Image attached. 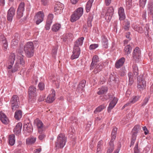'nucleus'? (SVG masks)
<instances>
[{
    "label": "nucleus",
    "mask_w": 153,
    "mask_h": 153,
    "mask_svg": "<svg viewBox=\"0 0 153 153\" xmlns=\"http://www.w3.org/2000/svg\"><path fill=\"white\" fill-rule=\"evenodd\" d=\"M84 39L83 37H81L78 38L75 42L73 54L71 56V59H74L79 57L80 53V50L79 46L82 45Z\"/></svg>",
    "instance_id": "obj_1"
},
{
    "label": "nucleus",
    "mask_w": 153,
    "mask_h": 153,
    "mask_svg": "<svg viewBox=\"0 0 153 153\" xmlns=\"http://www.w3.org/2000/svg\"><path fill=\"white\" fill-rule=\"evenodd\" d=\"M66 141V137L63 134H59L58 136L56 143V146L57 148H62L65 145Z\"/></svg>",
    "instance_id": "obj_2"
},
{
    "label": "nucleus",
    "mask_w": 153,
    "mask_h": 153,
    "mask_svg": "<svg viewBox=\"0 0 153 153\" xmlns=\"http://www.w3.org/2000/svg\"><path fill=\"white\" fill-rule=\"evenodd\" d=\"M83 9L82 7L78 8L71 15V21L74 22L79 19L83 14Z\"/></svg>",
    "instance_id": "obj_3"
},
{
    "label": "nucleus",
    "mask_w": 153,
    "mask_h": 153,
    "mask_svg": "<svg viewBox=\"0 0 153 153\" xmlns=\"http://www.w3.org/2000/svg\"><path fill=\"white\" fill-rule=\"evenodd\" d=\"M19 102V97L18 96L16 95H13L10 102L13 110L18 108Z\"/></svg>",
    "instance_id": "obj_4"
},
{
    "label": "nucleus",
    "mask_w": 153,
    "mask_h": 153,
    "mask_svg": "<svg viewBox=\"0 0 153 153\" xmlns=\"http://www.w3.org/2000/svg\"><path fill=\"white\" fill-rule=\"evenodd\" d=\"M34 123L36 125L38 130V133H41L42 131H43L45 130V127L44 126L42 122L39 119H36L34 121Z\"/></svg>",
    "instance_id": "obj_5"
},
{
    "label": "nucleus",
    "mask_w": 153,
    "mask_h": 153,
    "mask_svg": "<svg viewBox=\"0 0 153 153\" xmlns=\"http://www.w3.org/2000/svg\"><path fill=\"white\" fill-rule=\"evenodd\" d=\"M64 7L63 4L60 2H57L56 4L54 7L55 14H58L62 13Z\"/></svg>",
    "instance_id": "obj_6"
},
{
    "label": "nucleus",
    "mask_w": 153,
    "mask_h": 153,
    "mask_svg": "<svg viewBox=\"0 0 153 153\" xmlns=\"http://www.w3.org/2000/svg\"><path fill=\"white\" fill-rule=\"evenodd\" d=\"M24 3L21 2L19 6L16 15V18L18 19H19L23 16V11L24 10Z\"/></svg>",
    "instance_id": "obj_7"
},
{
    "label": "nucleus",
    "mask_w": 153,
    "mask_h": 153,
    "mask_svg": "<svg viewBox=\"0 0 153 153\" xmlns=\"http://www.w3.org/2000/svg\"><path fill=\"white\" fill-rule=\"evenodd\" d=\"M15 10L13 8H11L8 10L7 14V20L9 22H11L15 15Z\"/></svg>",
    "instance_id": "obj_8"
},
{
    "label": "nucleus",
    "mask_w": 153,
    "mask_h": 153,
    "mask_svg": "<svg viewBox=\"0 0 153 153\" xmlns=\"http://www.w3.org/2000/svg\"><path fill=\"white\" fill-rule=\"evenodd\" d=\"M52 93L50 94L47 97L46 102L48 103H51L53 102L55 99V92L52 90Z\"/></svg>",
    "instance_id": "obj_9"
},
{
    "label": "nucleus",
    "mask_w": 153,
    "mask_h": 153,
    "mask_svg": "<svg viewBox=\"0 0 153 153\" xmlns=\"http://www.w3.org/2000/svg\"><path fill=\"white\" fill-rule=\"evenodd\" d=\"M125 61L124 57H122L116 61L115 63V67L117 69L119 68L123 65Z\"/></svg>",
    "instance_id": "obj_10"
},
{
    "label": "nucleus",
    "mask_w": 153,
    "mask_h": 153,
    "mask_svg": "<svg viewBox=\"0 0 153 153\" xmlns=\"http://www.w3.org/2000/svg\"><path fill=\"white\" fill-rule=\"evenodd\" d=\"M140 96H134L130 99L129 101L124 106V107H126L128 105H130L131 104H133L135 103L136 102L138 101L139 98H140Z\"/></svg>",
    "instance_id": "obj_11"
},
{
    "label": "nucleus",
    "mask_w": 153,
    "mask_h": 153,
    "mask_svg": "<svg viewBox=\"0 0 153 153\" xmlns=\"http://www.w3.org/2000/svg\"><path fill=\"white\" fill-rule=\"evenodd\" d=\"M118 13L120 21L123 20L126 18L124 9L122 7H120L118 11Z\"/></svg>",
    "instance_id": "obj_12"
},
{
    "label": "nucleus",
    "mask_w": 153,
    "mask_h": 153,
    "mask_svg": "<svg viewBox=\"0 0 153 153\" xmlns=\"http://www.w3.org/2000/svg\"><path fill=\"white\" fill-rule=\"evenodd\" d=\"M140 128V126L139 125H136L132 130V138L134 140H136L137 136V134Z\"/></svg>",
    "instance_id": "obj_13"
},
{
    "label": "nucleus",
    "mask_w": 153,
    "mask_h": 153,
    "mask_svg": "<svg viewBox=\"0 0 153 153\" xmlns=\"http://www.w3.org/2000/svg\"><path fill=\"white\" fill-rule=\"evenodd\" d=\"M0 119L2 123L4 124L8 123L9 120L7 117L2 111L0 112Z\"/></svg>",
    "instance_id": "obj_14"
},
{
    "label": "nucleus",
    "mask_w": 153,
    "mask_h": 153,
    "mask_svg": "<svg viewBox=\"0 0 153 153\" xmlns=\"http://www.w3.org/2000/svg\"><path fill=\"white\" fill-rule=\"evenodd\" d=\"M22 126V123L20 122L18 123L13 129L14 133L16 134H19L20 133Z\"/></svg>",
    "instance_id": "obj_15"
},
{
    "label": "nucleus",
    "mask_w": 153,
    "mask_h": 153,
    "mask_svg": "<svg viewBox=\"0 0 153 153\" xmlns=\"http://www.w3.org/2000/svg\"><path fill=\"white\" fill-rule=\"evenodd\" d=\"M103 64L102 63H100L96 65H94V68H95L94 69V74H97L102 69Z\"/></svg>",
    "instance_id": "obj_16"
},
{
    "label": "nucleus",
    "mask_w": 153,
    "mask_h": 153,
    "mask_svg": "<svg viewBox=\"0 0 153 153\" xmlns=\"http://www.w3.org/2000/svg\"><path fill=\"white\" fill-rule=\"evenodd\" d=\"M99 61V58L97 56L95 55L93 57L92 61L90 65V70H92L94 69V65H96L97 63Z\"/></svg>",
    "instance_id": "obj_17"
},
{
    "label": "nucleus",
    "mask_w": 153,
    "mask_h": 153,
    "mask_svg": "<svg viewBox=\"0 0 153 153\" xmlns=\"http://www.w3.org/2000/svg\"><path fill=\"white\" fill-rule=\"evenodd\" d=\"M118 101V99L114 97L113 100L110 103L108 107V111L110 112L111 110L114 107Z\"/></svg>",
    "instance_id": "obj_18"
},
{
    "label": "nucleus",
    "mask_w": 153,
    "mask_h": 153,
    "mask_svg": "<svg viewBox=\"0 0 153 153\" xmlns=\"http://www.w3.org/2000/svg\"><path fill=\"white\" fill-rule=\"evenodd\" d=\"M22 116V112L20 110H17L15 112L14 118L16 120H19L20 119Z\"/></svg>",
    "instance_id": "obj_19"
},
{
    "label": "nucleus",
    "mask_w": 153,
    "mask_h": 153,
    "mask_svg": "<svg viewBox=\"0 0 153 153\" xmlns=\"http://www.w3.org/2000/svg\"><path fill=\"white\" fill-rule=\"evenodd\" d=\"M132 48L130 45L126 46L124 49V51L125 54L128 55L130 54Z\"/></svg>",
    "instance_id": "obj_20"
},
{
    "label": "nucleus",
    "mask_w": 153,
    "mask_h": 153,
    "mask_svg": "<svg viewBox=\"0 0 153 153\" xmlns=\"http://www.w3.org/2000/svg\"><path fill=\"white\" fill-rule=\"evenodd\" d=\"M93 1L94 0H89L85 6V10L88 13L90 11Z\"/></svg>",
    "instance_id": "obj_21"
},
{
    "label": "nucleus",
    "mask_w": 153,
    "mask_h": 153,
    "mask_svg": "<svg viewBox=\"0 0 153 153\" xmlns=\"http://www.w3.org/2000/svg\"><path fill=\"white\" fill-rule=\"evenodd\" d=\"M34 51V47L32 42H29V57L33 56Z\"/></svg>",
    "instance_id": "obj_22"
},
{
    "label": "nucleus",
    "mask_w": 153,
    "mask_h": 153,
    "mask_svg": "<svg viewBox=\"0 0 153 153\" xmlns=\"http://www.w3.org/2000/svg\"><path fill=\"white\" fill-rule=\"evenodd\" d=\"M61 27V25L59 23H56L52 27V30L54 32H56L59 30Z\"/></svg>",
    "instance_id": "obj_23"
},
{
    "label": "nucleus",
    "mask_w": 153,
    "mask_h": 153,
    "mask_svg": "<svg viewBox=\"0 0 153 153\" xmlns=\"http://www.w3.org/2000/svg\"><path fill=\"white\" fill-rule=\"evenodd\" d=\"M15 136L14 134H13L9 135L8 137L9 143L10 145L13 146L14 145L15 141Z\"/></svg>",
    "instance_id": "obj_24"
},
{
    "label": "nucleus",
    "mask_w": 153,
    "mask_h": 153,
    "mask_svg": "<svg viewBox=\"0 0 153 153\" xmlns=\"http://www.w3.org/2000/svg\"><path fill=\"white\" fill-rule=\"evenodd\" d=\"M102 44L105 48H107L108 47V40L104 36H102Z\"/></svg>",
    "instance_id": "obj_25"
},
{
    "label": "nucleus",
    "mask_w": 153,
    "mask_h": 153,
    "mask_svg": "<svg viewBox=\"0 0 153 153\" xmlns=\"http://www.w3.org/2000/svg\"><path fill=\"white\" fill-rule=\"evenodd\" d=\"M23 131V133L25 136H28L29 135V127L27 124L25 123L24 124Z\"/></svg>",
    "instance_id": "obj_26"
},
{
    "label": "nucleus",
    "mask_w": 153,
    "mask_h": 153,
    "mask_svg": "<svg viewBox=\"0 0 153 153\" xmlns=\"http://www.w3.org/2000/svg\"><path fill=\"white\" fill-rule=\"evenodd\" d=\"M117 128L116 127H114L113 128V129L112 132V137L110 141H111L113 142L115 140L117 134Z\"/></svg>",
    "instance_id": "obj_27"
},
{
    "label": "nucleus",
    "mask_w": 153,
    "mask_h": 153,
    "mask_svg": "<svg viewBox=\"0 0 153 153\" xmlns=\"http://www.w3.org/2000/svg\"><path fill=\"white\" fill-rule=\"evenodd\" d=\"M31 88H29V90H30V92L29 93V94H30V96L31 97H34L36 96V88L35 87H31Z\"/></svg>",
    "instance_id": "obj_28"
},
{
    "label": "nucleus",
    "mask_w": 153,
    "mask_h": 153,
    "mask_svg": "<svg viewBox=\"0 0 153 153\" xmlns=\"http://www.w3.org/2000/svg\"><path fill=\"white\" fill-rule=\"evenodd\" d=\"M139 49V47H136L134 50L133 56L134 57L139 56L140 54Z\"/></svg>",
    "instance_id": "obj_29"
},
{
    "label": "nucleus",
    "mask_w": 153,
    "mask_h": 153,
    "mask_svg": "<svg viewBox=\"0 0 153 153\" xmlns=\"http://www.w3.org/2000/svg\"><path fill=\"white\" fill-rule=\"evenodd\" d=\"M133 28L136 31L139 33H142L143 32V28L142 27L139 25H136L133 26Z\"/></svg>",
    "instance_id": "obj_30"
},
{
    "label": "nucleus",
    "mask_w": 153,
    "mask_h": 153,
    "mask_svg": "<svg viewBox=\"0 0 153 153\" xmlns=\"http://www.w3.org/2000/svg\"><path fill=\"white\" fill-rule=\"evenodd\" d=\"M99 89L100 90L97 93L99 95L107 92L108 90L107 87H101V88H99Z\"/></svg>",
    "instance_id": "obj_31"
},
{
    "label": "nucleus",
    "mask_w": 153,
    "mask_h": 153,
    "mask_svg": "<svg viewBox=\"0 0 153 153\" xmlns=\"http://www.w3.org/2000/svg\"><path fill=\"white\" fill-rule=\"evenodd\" d=\"M15 58V55L14 53H10L8 57V62L10 63H14Z\"/></svg>",
    "instance_id": "obj_32"
},
{
    "label": "nucleus",
    "mask_w": 153,
    "mask_h": 153,
    "mask_svg": "<svg viewBox=\"0 0 153 153\" xmlns=\"http://www.w3.org/2000/svg\"><path fill=\"white\" fill-rule=\"evenodd\" d=\"M44 13L43 11H39L37 13L35 16V17H36L37 19H42L44 20Z\"/></svg>",
    "instance_id": "obj_33"
},
{
    "label": "nucleus",
    "mask_w": 153,
    "mask_h": 153,
    "mask_svg": "<svg viewBox=\"0 0 153 153\" xmlns=\"http://www.w3.org/2000/svg\"><path fill=\"white\" fill-rule=\"evenodd\" d=\"M109 147L107 151V153H111L113 150L114 148L113 142L110 141L109 143Z\"/></svg>",
    "instance_id": "obj_34"
},
{
    "label": "nucleus",
    "mask_w": 153,
    "mask_h": 153,
    "mask_svg": "<svg viewBox=\"0 0 153 153\" xmlns=\"http://www.w3.org/2000/svg\"><path fill=\"white\" fill-rule=\"evenodd\" d=\"M128 76L129 78L128 85H131L133 83V76L132 73L130 72L128 74Z\"/></svg>",
    "instance_id": "obj_35"
},
{
    "label": "nucleus",
    "mask_w": 153,
    "mask_h": 153,
    "mask_svg": "<svg viewBox=\"0 0 153 153\" xmlns=\"http://www.w3.org/2000/svg\"><path fill=\"white\" fill-rule=\"evenodd\" d=\"M53 17L54 16L53 14H49L48 16L46 22L52 24L53 22Z\"/></svg>",
    "instance_id": "obj_36"
},
{
    "label": "nucleus",
    "mask_w": 153,
    "mask_h": 153,
    "mask_svg": "<svg viewBox=\"0 0 153 153\" xmlns=\"http://www.w3.org/2000/svg\"><path fill=\"white\" fill-rule=\"evenodd\" d=\"M105 107L106 106L104 105H101L96 108V109L94 111V113L96 114L97 112H100L105 108Z\"/></svg>",
    "instance_id": "obj_37"
},
{
    "label": "nucleus",
    "mask_w": 153,
    "mask_h": 153,
    "mask_svg": "<svg viewBox=\"0 0 153 153\" xmlns=\"http://www.w3.org/2000/svg\"><path fill=\"white\" fill-rule=\"evenodd\" d=\"M148 10L149 11V14H151L153 12V4L152 3H149L148 7Z\"/></svg>",
    "instance_id": "obj_38"
},
{
    "label": "nucleus",
    "mask_w": 153,
    "mask_h": 153,
    "mask_svg": "<svg viewBox=\"0 0 153 153\" xmlns=\"http://www.w3.org/2000/svg\"><path fill=\"white\" fill-rule=\"evenodd\" d=\"M18 40L17 39H13L11 43V47L13 48H15L18 45Z\"/></svg>",
    "instance_id": "obj_39"
},
{
    "label": "nucleus",
    "mask_w": 153,
    "mask_h": 153,
    "mask_svg": "<svg viewBox=\"0 0 153 153\" xmlns=\"http://www.w3.org/2000/svg\"><path fill=\"white\" fill-rule=\"evenodd\" d=\"M23 49V45L22 44H21L19 45V48L16 50V52L19 54L22 55Z\"/></svg>",
    "instance_id": "obj_40"
},
{
    "label": "nucleus",
    "mask_w": 153,
    "mask_h": 153,
    "mask_svg": "<svg viewBox=\"0 0 153 153\" xmlns=\"http://www.w3.org/2000/svg\"><path fill=\"white\" fill-rule=\"evenodd\" d=\"M132 68L133 69V72L134 74L135 75H138V68L136 64H134L132 65Z\"/></svg>",
    "instance_id": "obj_41"
},
{
    "label": "nucleus",
    "mask_w": 153,
    "mask_h": 153,
    "mask_svg": "<svg viewBox=\"0 0 153 153\" xmlns=\"http://www.w3.org/2000/svg\"><path fill=\"white\" fill-rule=\"evenodd\" d=\"M109 79L110 81H114L115 82H117L119 81V79L116 75H111L110 76Z\"/></svg>",
    "instance_id": "obj_42"
},
{
    "label": "nucleus",
    "mask_w": 153,
    "mask_h": 153,
    "mask_svg": "<svg viewBox=\"0 0 153 153\" xmlns=\"http://www.w3.org/2000/svg\"><path fill=\"white\" fill-rule=\"evenodd\" d=\"M24 50L26 54L27 55V56H29V42H27V44L25 45Z\"/></svg>",
    "instance_id": "obj_43"
},
{
    "label": "nucleus",
    "mask_w": 153,
    "mask_h": 153,
    "mask_svg": "<svg viewBox=\"0 0 153 153\" xmlns=\"http://www.w3.org/2000/svg\"><path fill=\"white\" fill-rule=\"evenodd\" d=\"M114 9L112 7H110L108 8L107 10V12L106 14L113 15L114 13Z\"/></svg>",
    "instance_id": "obj_44"
},
{
    "label": "nucleus",
    "mask_w": 153,
    "mask_h": 153,
    "mask_svg": "<svg viewBox=\"0 0 153 153\" xmlns=\"http://www.w3.org/2000/svg\"><path fill=\"white\" fill-rule=\"evenodd\" d=\"M19 64L16 63L14 66L13 68L12 69L11 72L13 73L19 70Z\"/></svg>",
    "instance_id": "obj_45"
},
{
    "label": "nucleus",
    "mask_w": 153,
    "mask_h": 153,
    "mask_svg": "<svg viewBox=\"0 0 153 153\" xmlns=\"http://www.w3.org/2000/svg\"><path fill=\"white\" fill-rule=\"evenodd\" d=\"M43 131H42L41 133H38L40 134L38 138L40 140H42L46 137V135L43 133Z\"/></svg>",
    "instance_id": "obj_46"
},
{
    "label": "nucleus",
    "mask_w": 153,
    "mask_h": 153,
    "mask_svg": "<svg viewBox=\"0 0 153 153\" xmlns=\"http://www.w3.org/2000/svg\"><path fill=\"white\" fill-rule=\"evenodd\" d=\"M138 78H137V80L138 81V82L139 81H138ZM146 85V82L143 80H141L140 81H139V82H138L137 86H144Z\"/></svg>",
    "instance_id": "obj_47"
},
{
    "label": "nucleus",
    "mask_w": 153,
    "mask_h": 153,
    "mask_svg": "<svg viewBox=\"0 0 153 153\" xmlns=\"http://www.w3.org/2000/svg\"><path fill=\"white\" fill-rule=\"evenodd\" d=\"M129 27H130V22L128 21H127L126 22V23L125 24V25H124L123 28L125 30L127 31L129 30Z\"/></svg>",
    "instance_id": "obj_48"
},
{
    "label": "nucleus",
    "mask_w": 153,
    "mask_h": 153,
    "mask_svg": "<svg viewBox=\"0 0 153 153\" xmlns=\"http://www.w3.org/2000/svg\"><path fill=\"white\" fill-rule=\"evenodd\" d=\"M36 138L33 136H31L30 139H29V144H33L36 141Z\"/></svg>",
    "instance_id": "obj_49"
},
{
    "label": "nucleus",
    "mask_w": 153,
    "mask_h": 153,
    "mask_svg": "<svg viewBox=\"0 0 153 153\" xmlns=\"http://www.w3.org/2000/svg\"><path fill=\"white\" fill-rule=\"evenodd\" d=\"M2 43L3 44V47L4 48V50L6 51L8 45L7 41L5 40H3Z\"/></svg>",
    "instance_id": "obj_50"
},
{
    "label": "nucleus",
    "mask_w": 153,
    "mask_h": 153,
    "mask_svg": "<svg viewBox=\"0 0 153 153\" xmlns=\"http://www.w3.org/2000/svg\"><path fill=\"white\" fill-rule=\"evenodd\" d=\"M126 71L123 69H121L119 72V74L120 76H123L126 75Z\"/></svg>",
    "instance_id": "obj_51"
},
{
    "label": "nucleus",
    "mask_w": 153,
    "mask_h": 153,
    "mask_svg": "<svg viewBox=\"0 0 153 153\" xmlns=\"http://www.w3.org/2000/svg\"><path fill=\"white\" fill-rule=\"evenodd\" d=\"M98 45L97 44H94L91 45L89 47V49L90 50L94 49L97 48Z\"/></svg>",
    "instance_id": "obj_52"
},
{
    "label": "nucleus",
    "mask_w": 153,
    "mask_h": 153,
    "mask_svg": "<svg viewBox=\"0 0 153 153\" xmlns=\"http://www.w3.org/2000/svg\"><path fill=\"white\" fill-rule=\"evenodd\" d=\"M57 48L56 47H53L52 49V54L53 57H55L57 53Z\"/></svg>",
    "instance_id": "obj_53"
},
{
    "label": "nucleus",
    "mask_w": 153,
    "mask_h": 153,
    "mask_svg": "<svg viewBox=\"0 0 153 153\" xmlns=\"http://www.w3.org/2000/svg\"><path fill=\"white\" fill-rule=\"evenodd\" d=\"M146 1V0H140V5L142 7L144 6Z\"/></svg>",
    "instance_id": "obj_54"
},
{
    "label": "nucleus",
    "mask_w": 153,
    "mask_h": 153,
    "mask_svg": "<svg viewBox=\"0 0 153 153\" xmlns=\"http://www.w3.org/2000/svg\"><path fill=\"white\" fill-rule=\"evenodd\" d=\"M73 34L72 33H69L66 35L65 38L67 40H69L72 38Z\"/></svg>",
    "instance_id": "obj_55"
},
{
    "label": "nucleus",
    "mask_w": 153,
    "mask_h": 153,
    "mask_svg": "<svg viewBox=\"0 0 153 153\" xmlns=\"http://www.w3.org/2000/svg\"><path fill=\"white\" fill-rule=\"evenodd\" d=\"M51 23L46 22V25L45 26V28L47 30L50 29Z\"/></svg>",
    "instance_id": "obj_56"
},
{
    "label": "nucleus",
    "mask_w": 153,
    "mask_h": 153,
    "mask_svg": "<svg viewBox=\"0 0 153 153\" xmlns=\"http://www.w3.org/2000/svg\"><path fill=\"white\" fill-rule=\"evenodd\" d=\"M112 16V15L106 14L105 16V19L109 21L111 20Z\"/></svg>",
    "instance_id": "obj_57"
},
{
    "label": "nucleus",
    "mask_w": 153,
    "mask_h": 153,
    "mask_svg": "<svg viewBox=\"0 0 153 153\" xmlns=\"http://www.w3.org/2000/svg\"><path fill=\"white\" fill-rule=\"evenodd\" d=\"M149 100V98L148 97H146L145 98L143 101V102L142 104V106H143L146 105L148 102Z\"/></svg>",
    "instance_id": "obj_58"
},
{
    "label": "nucleus",
    "mask_w": 153,
    "mask_h": 153,
    "mask_svg": "<svg viewBox=\"0 0 153 153\" xmlns=\"http://www.w3.org/2000/svg\"><path fill=\"white\" fill-rule=\"evenodd\" d=\"M86 81L85 80H83L81 81L79 84V86H85Z\"/></svg>",
    "instance_id": "obj_59"
},
{
    "label": "nucleus",
    "mask_w": 153,
    "mask_h": 153,
    "mask_svg": "<svg viewBox=\"0 0 153 153\" xmlns=\"http://www.w3.org/2000/svg\"><path fill=\"white\" fill-rule=\"evenodd\" d=\"M134 153H140L138 149V144H137L134 148Z\"/></svg>",
    "instance_id": "obj_60"
},
{
    "label": "nucleus",
    "mask_w": 153,
    "mask_h": 153,
    "mask_svg": "<svg viewBox=\"0 0 153 153\" xmlns=\"http://www.w3.org/2000/svg\"><path fill=\"white\" fill-rule=\"evenodd\" d=\"M37 77L35 76H33V79L32 80V83H34L35 84H36L37 83Z\"/></svg>",
    "instance_id": "obj_61"
},
{
    "label": "nucleus",
    "mask_w": 153,
    "mask_h": 153,
    "mask_svg": "<svg viewBox=\"0 0 153 153\" xmlns=\"http://www.w3.org/2000/svg\"><path fill=\"white\" fill-rule=\"evenodd\" d=\"M93 18V14L92 13H90L88 15L87 20L92 21Z\"/></svg>",
    "instance_id": "obj_62"
},
{
    "label": "nucleus",
    "mask_w": 153,
    "mask_h": 153,
    "mask_svg": "<svg viewBox=\"0 0 153 153\" xmlns=\"http://www.w3.org/2000/svg\"><path fill=\"white\" fill-rule=\"evenodd\" d=\"M45 98V96L43 95L41 96H40L39 98L38 99V101L39 102H42L44 100Z\"/></svg>",
    "instance_id": "obj_63"
},
{
    "label": "nucleus",
    "mask_w": 153,
    "mask_h": 153,
    "mask_svg": "<svg viewBox=\"0 0 153 153\" xmlns=\"http://www.w3.org/2000/svg\"><path fill=\"white\" fill-rule=\"evenodd\" d=\"M132 0H126V4L130 7L132 4Z\"/></svg>",
    "instance_id": "obj_64"
}]
</instances>
